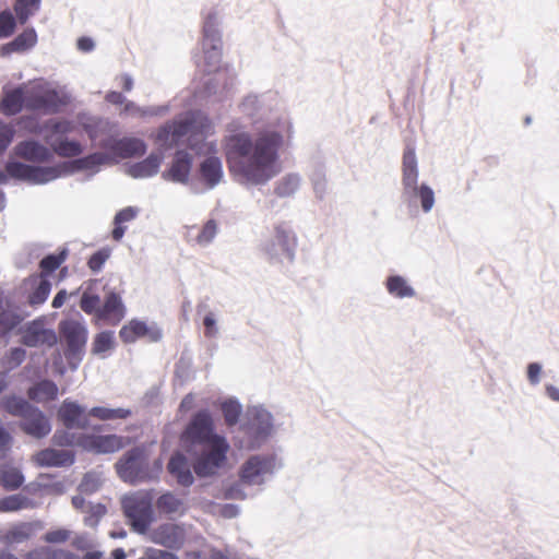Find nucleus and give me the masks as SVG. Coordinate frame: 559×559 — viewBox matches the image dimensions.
<instances>
[{"label":"nucleus","mask_w":559,"mask_h":559,"mask_svg":"<svg viewBox=\"0 0 559 559\" xmlns=\"http://www.w3.org/2000/svg\"><path fill=\"white\" fill-rule=\"evenodd\" d=\"M24 483V475L20 468L5 465L0 468V484L5 490H16Z\"/></svg>","instance_id":"c9c22d12"},{"label":"nucleus","mask_w":559,"mask_h":559,"mask_svg":"<svg viewBox=\"0 0 559 559\" xmlns=\"http://www.w3.org/2000/svg\"><path fill=\"white\" fill-rule=\"evenodd\" d=\"M217 223L214 219H209L202 227L201 233L197 237V242L202 246H209L217 234Z\"/></svg>","instance_id":"8fccbe9b"},{"label":"nucleus","mask_w":559,"mask_h":559,"mask_svg":"<svg viewBox=\"0 0 559 559\" xmlns=\"http://www.w3.org/2000/svg\"><path fill=\"white\" fill-rule=\"evenodd\" d=\"M69 103V96L46 83H38L27 90L26 109L43 114H56Z\"/></svg>","instance_id":"9d476101"},{"label":"nucleus","mask_w":559,"mask_h":559,"mask_svg":"<svg viewBox=\"0 0 559 559\" xmlns=\"http://www.w3.org/2000/svg\"><path fill=\"white\" fill-rule=\"evenodd\" d=\"M204 335L209 338L218 335V328L213 312L209 311L203 318Z\"/></svg>","instance_id":"bf43d9fd"},{"label":"nucleus","mask_w":559,"mask_h":559,"mask_svg":"<svg viewBox=\"0 0 559 559\" xmlns=\"http://www.w3.org/2000/svg\"><path fill=\"white\" fill-rule=\"evenodd\" d=\"M23 320L24 316L17 309L8 308L2 310L0 312V336L9 335Z\"/></svg>","instance_id":"4c0bfd02"},{"label":"nucleus","mask_w":559,"mask_h":559,"mask_svg":"<svg viewBox=\"0 0 559 559\" xmlns=\"http://www.w3.org/2000/svg\"><path fill=\"white\" fill-rule=\"evenodd\" d=\"M209 119L201 111H190L178 120L165 123L159 128L156 140L159 150H167L182 141L188 135L191 148L204 140L210 132ZM164 158L163 152H153L144 160L134 163L128 167V175L133 178H148L158 173Z\"/></svg>","instance_id":"7ed1b4c3"},{"label":"nucleus","mask_w":559,"mask_h":559,"mask_svg":"<svg viewBox=\"0 0 559 559\" xmlns=\"http://www.w3.org/2000/svg\"><path fill=\"white\" fill-rule=\"evenodd\" d=\"M274 429V417L262 405L247 407L236 436L240 449L254 450L264 444Z\"/></svg>","instance_id":"39448f33"},{"label":"nucleus","mask_w":559,"mask_h":559,"mask_svg":"<svg viewBox=\"0 0 559 559\" xmlns=\"http://www.w3.org/2000/svg\"><path fill=\"white\" fill-rule=\"evenodd\" d=\"M156 508L167 515H182L187 510L183 500L171 491H166L158 497Z\"/></svg>","instance_id":"2f4dec72"},{"label":"nucleus","mask_w":559,"mask_h":559,"mask_svg":"<svg viewBox=\"0 0 559 559\" xmlns=\"http://www.w3.org/2000/svg\"><path fill=\"white\" fill-rule=\"evenodd\" d=\"M139 209L135 206H127L119 212L114 217V224H123L133 221L138 214Z\"/></svg>","instance_id":"13d9d810"},{"label":"nucleus","mask_w":559,"mask_h":559,"mask_svg":"<svg viewBox=\"0 0 559 559\" xmlns=\"http://www.w3.org/2000/svg\"><path fill=\"white\" fill-rule=\"evenodd\" d=\"M192 158L185 151H177L170 168L163 173L165 180L178 183H187L191 171Z\"/></svg>","instance_id":"4be33fe9"},{"label":"nucleus","mask_w":559,"mask_h":559,"mask_svg":"<svg viewBox=\"0 0 559 559\" xmlns=\"http://www.w3.org/2000/svg\"><path fill=\"white\" fill-rule=\"evenodd\" d=\"M167 468L168 472L176 477L179 485L189 487L193 484L194 477L190 464L183 454H174L169 460Z\"/></svg>","instance_id":"a878e982"},{"label":"nucleus","mask_w":559,"mask_h":559,"mask_svg":"<svg viewBox=\"0 0 559 559\" xmlns=\"http://www.w3.org/2000/svg\"><path fill=\"white\" fill-rule=\"evenodd\" d=\"M199 175L207 189H214L224 178L223 164L217 156H207L199 165Z\"/></svg>","instance_id":"5701e85b"},{"label":"nucleus","mask_w":559,"mask_h":559,"mask_svg":"<svg viewBox=\"0 0 559 559\" xmlns=\"http://www.w3.org/2000/svg\"><path fill=\"white\" fill-rule=\"evenodd\" d=\"M110 255V251L108 249H100L94 252L91 258L88 259L87 265L88 267L94 272L98 273L102 269L107 259Z\"/></svg>","instance_id":"864d4df0"},{"label":"nucleus","mask_w":559,"mask_h":559,"mask_svg":"<svg viewBox=\"0 0 559 559\" xmlns=\"http://www.w3.org/2000/svg\"><path fill=\"white\" fill-rule=\"evenodd\" d=\"M69 536V531L60 528L47 532L45 535V540L48 543H64L68 540Z\"/></svg>","instance_id":"69168bd1"},{"label":"nucleus","mask_w":559,"mask_h":559,"mask_svg":"<svg viewBox=\"0 0 559 559\" xmlns=\"http://www.w3.org/2000/svg\"><path fill=\"white\" fill-rule=\"evenodd\" d=\"M16 156L32 163L49 162L51 152L43 144L34 140H26L14 147Z\"/></svg>","instance_id":"b1692460"},{"label":"nucleus","mask_w":559,"mask_h":559,"mask_svg":"<svg viewBox=\"0 0 559 559\" xmlns=\"http://www.w3.org/2000/svg\"><path fill=\"white\" fill-rule=\"evenodd\" d=\"M104 301L100 309V319L107 320L112 324L119 323L126 316V306L122 301L120 292L103 286Z\"/></svg>","instance_id":"aec40b11"},{"label":"nucleus","mask_w":559,"mask_h":559,"mask_svg":"<svg viewBox=\"0 0 559 559\" xmlns=\"http://www.w3.org/2000/svg\"><path fill=\"white\" fill-rule=\"evenodd\" d=\"M19 333L22 334V343L27 347H38L40 345L52 347L58 342L56 332L51 329H46L40 319L26 323L19 330Z\"/></svg>","instance_id":"2eb2a0df"},{"label":"nucleus","mask_w":559,"mask_h":559,"mask_svg":"<svg viewBox=\"0 0 559 559\" xmlns=\"http://www.w3.org/2000/svg\"><path fill=\"white\" fill-rule=\"evenodd\" d=\"M276 469L274 455H252L240 467L239 476L248 486H262Z\"/></svg>","instance_id":"ddd939ff"},{"label":"nucleus","mask_w":559,"mask_h":559,"mask_svg":"<svg viewBox=\"0 0 559 559\" xmlns=\"http://www.w3.org/2000/svg\"><path fill=\"white\" fill-rule=\"evenodd\" d=\"M86 511L90 512L91 514L85 518V524L88 526H95L98 523L99 519L103 515H105L106 508L103 504L92 506L91 503H88Z\"/></svg>","instance_id":"6e6d98bb"},{"label":"nucleus","mask_w":559,"mask_h":559,"mask_svg":"<svg viewBox=\"0 0 559 559\" xmlns=\"http://www.w3.org/2000/svg\"><path fill=\"white\" fill-rule=\"evenodd\" d=\"M26 98L27 91L22 87L8 91L0 99V110L8 116L16 115L23 107L26 108Z\"/></svg>","instance_id":"cd10ccee"},{"label":"nucleus","mask_w":559,"mask_h":559,"mask_svg":"<svg viewBox=\"0 0 559 559\" xmlns=\"http://www.w3.org/2000/svg\"><path fill=\"white\" fill-rule=\"evenodd\" d=\"M240 512V509L237 504L226 503L221 508V515L225 519H234Z\"/></svg>","instance_id":"774afa93"},{"label":"nucleus","mask_w":559,"mask_h":559,"mask_svg":"<svg viewBox=\"0 0 559 559\" xmlns=\"http://www.w3.org/2000/svg\"><path fill=\"white\" fill-rule=\"evenodd\" d=\"M15 130L9 124L0 126V153L5 151L13 140Z\"/></svg>","instance_id":"052dcab7"},{"label":"nucleus","mask_w":559,"mask_h":559,"mask_svg":"<svg viewBox=\"0 0 559 559\" xmlns=\"http://www.w3.org/2000/svg\"><path fill=\"white\" fill-rule=\"evenodd\" d=\"M26 357V350L22 347H13L11 348L5 356L2 358V365L4 367V371L10 372L11 370L19 367Z\"/></svg>","instance_id":"a18cd8bd"},{"label":"nucleus","mask_w":559,"mask_h":559,"mask_svg":"<svg viewBox=\"0 0 559 559\" xmlns=\"http://www.w3.org/2000/svg\"><path fill=\"white\" fill-rule=\"evenodd\" d=\"M402 199L413 205L418 199L424 213H429L436 202L435 192L427 183L418 185V166L415 147L407 144L402 160Z\"/></svg>","instance_id":"423d86ee"},{"label":"nucleus","mask_w":559,"mask_h":559,"mask_svg":"<svg viewBox=\"0 0 559 559\" xmlns=\"http://www.w3.org/2000/svg\"><path fill=\"white\" fill-rule=\"evenodd\" d=\"M20 428L26 435L43 439L51 431V424L47 415L37 406L33 408L21 419Z\"/></svg>","instance_id":"6ab92c4d"},{"label":"nucleus","mask_w":559,"mask_h":559,"mask_svg":"<svg viewBox=\"0 0 559 559\" xmlns=\"http://www.w3.org/2000/svg\"><path fill=\"white\" fill-rule=\"evenodd\" d=\"M27 396L36 403L53 401L58 396V386L53 381L44 379L28 388Z\"/></svg>","instance_id":"7c9ffc66"},{"label":"nucleus","mask_w":559,"mask_h":559,"mask_svg":"<svg viewBox=\"0 0 559 559\" xmlns=\"http://www.w3.org/2000/svg\"><path fill=\"white\" fill-rule=\"evenodd\" d=\"M119 336L124 343H133L139 337L147 336L151 342H158L163 337L162 330L157 324H146L144 321L132 319L119 331Z\"/></svg>","instance_id":"a211bd4d"},{"label":"nucleus","mask_w":559,"mask_h":559,"mask_svg":"<svg viewBox=\"0 0 559 559\" xmlns=\"http://www.w3.org/2000/svg\"><path fill=\"white\" fill-rule=\"evenodd\" d=\"M169 110L168 105L142 107L140 118L163 117Z\"/></svg>","instance_id":"680f3d73"},{"label":"nucleus","mask_w":559,"mask_h":559,"mask_svg":"<svg viewBox=\"0 0 559 559\" xmlns=\"http://www.w3.org/2000/svg\"><path fill=\"white\" fill-rule=\"evenodd\" d=\"M40 0H15L14 11L21 24L39 9Z\"/></svg>","instance_id":"a19ab883"},{"label":"nucleus","mask_w":559,"mask_h":559,"mask_svg":"<svg viewBox=\"0 0 559 559\" xmlns=\"http://www.w3.org/2000/svg\"><path fill=\"white\" fill-rule=\"evenodd\" d=\"M79 443L87 451L110 454L123 449L128 444V438L118 435L83 436Z\"/></svg>","instance_id":"dca6fc26"},{"label":"nucleus","mask_w":559,"mask_h":559,"mask_svg":"<svg viewBox=\"0 0 559 559\" xmlns=\"http://www.w3.org/2000/svg\"><path fill=\"white\" fill-rule=\"evenodd\" d=\"M122 508L132 530L138 534H145L154 520L151 501L144 498H129L122 501Z\"/></svg>","instance_id":"4468645a"},{"label":"nucleus","mask_w":559,"mask_h":559,"mask_svg":"<svg viewBox=\"0 0 559 559\" xmlns=\"http://www.w3.org/2000/svg\"><path fill=\"white\" fill-rule=\"evenodd\" d=\"M543 367L539 362H530L526 367L527 380L531 385H537L540 382Z\"/></svg>","instance_id":"e2e57ef3"},{"label":"nucleus","mask_w":559,"mask_h":559,"mask_svg":"<svg viewBox=\"0 0 559 559\" xmlns=\"http://www.w3.org/2000/svg\"><path fill=\"white\" fill-rule=\"evenodd\" d=\"M21 123L35 133H41L45 130L48 131L49 133L45 134V140L58 155L74 157L82 153L81 144L66 136L71 130V126L68 121L50 119L46 121L44 126H40L34 118L23 117Z\"/></svg>","instance_id":"6e6552de"},{"label":"nucleus","mask_w":559,"mask_h":559,"mask_svg":"<svg viewBox=\"0 0 559 559\" xmlns=\"http://www.w3.org/2000/svg\"><path fill=\"white\" fill-rule=\"evenodd\" d=\"M2 407L7 413L14 417H20L21 419L33 408V404H31L24 397H21L16 394H8L4 395L1 400Z\"/></svg>","instance_id":"72a5a7b5"},{"label":"nucleus","mask_w":559,"mask_h":559,"mask_svg":"<svg viewBox=\"0 0 559 559\" xmlns=\"http://www.w3.org/2000/svg\"><path fill=\"white\" fill-rule=\"evenodd\" d=\"M186 540L182 527L177 524H162L152 533V542L165 548L178 550Z\"/></svg>","instance_id":"412c9836"},{"label":"nucleus","mask_w":559,"mask_h":559,"mask_svg":"<svg viewBox=\"0 0 559 559\" xmlns=\"http://www.w3.org/2000/svg\"><path fill=\"white\" fill-rule=\"evenodd\" d=\"M60 343L63 346V355L72 371H75L86 353L88 331L85 324L75 320L59 322Z\"/></svg>","instance_id":"1a4fd4ad"},{"label":"nucleus","mask_w":559,"mask_h":559,"mask_svg":"<svg viewBox=\"0 0 559 559\" xmlns=\"http://www.w3.org/2000/svg\"><path fill=\"white\" fill-rule=\"evenodd\" d=\"M51 290V283L49 280L43 277L39 280L35 289L31 293L28 301L32 306H38L46 301Z\"/></svg>","instance_id":"79ce46f5"},{"label":"nucleus","mask_w":559,"mask_h":559,"mask_svg":"<svg viewBox=\"0 0 559 559\" xmlns=\"http://www.w3.org/2000/svg\"><path fill=\"white\" fill-rule=\"evenodd\" d=\"M222 33L219 21L215 13H210L203 25L202 49L204 53L205 71H215L222 60Z\"/></svg>","instance_id":"9b49d317"},{"label":"nucleus","mask_w":559,"mask_h":559,"mask_svg":"<svg viewBox=\"0 0 559 559\" xmlns=\"http://www.w3.org/2000/svg\"><path fill=\"white\" fill-rule=\"evenodd\" d=\"M301 178L296 173H289L275 182L274 193L278 198L293 197L299 189Z\"/></svg>","instance_id":"f704fd0d"},{"label":"nucleus","mask_w":559,"mask_h":559,"mask_svg":"<svg viewBox=\"0 0 559 559\" xmlns=\"http://www.w3.org/2000/svg\"><path fill=\"white\" fill-rule=\"evenodd\" d=\"M99 280L90 281L82 293L80 307L87 314H96L100 318L102 297L98 294Z\"/></svg>","instance_id":"393cba45"},{"label":"nucleus","mask_w":559,"mask_h":559,"mask_svg":"<svg viewBox=\"0 0 559 559\" xmlns=\"http://www.w3.org/2000/svg\"><path fill=\"white\" fill-rule=\"evenodd\" d=\"M100 478L94 473H87L83 477L79 489L83 493H92L100 487Z\"/></svg>","instance_id":"5fc2aeb1"},{"label":"nucleus","mask_w":559,"mask_h":559,"mask_svg":"<svg viewBox=\"0 0 559 559\" xmlns=\"http://www.w3.org/2000/svg\"><path fill=\"white\" fill-rule=\"evenodd\" d=\"M115 346V335L112 331H103L96 334L92 343V354L105 358L104 354L111 350Z\"/></svg>","instance_id":"58836bf2"},{"label":"nucleus","mask_w":559,"mask_h":559,"mask_svg":"<svg viewBox=\"0 0 559 559\" xmlns=\"http://www.w3.org/2000/svg\"><path fill=\"white\" fill-rule=\"evenodd\" d=\"M384 286L389 295L397 299L413 298L416 290L408 281L399 274L389 275L384 281Z\"/></svg>","instance_id":"c85d7f7f"},{"label":"nucleus","mask_w":559,"mask_h":559,"mask_svg":"<svg viewBox=\"0 0 559 559\" xmlns=\"http://www.w3.org/2000/svg\"><path fill=\"white\" fill-rule=\"evenodd\" d=\"M131 415V411L128 408H109L104 406H96L88 411V417L93 416L99 420H114V419H126Z\"/></svg>","instance_id":"ea45409f"},{"label":"nucleus","mask_w":559,"mask_h":559,"mask_svg":"<svg viewBox=\"0 0 559 559\" xmlns=\"http://www.w3.org/2000/svg\"><path fill=\"white\" fill-rule=\"evenodd\" d=\"M58 417L67 429L91 428L88 412L76 402L64 400L58 409Z\"/></svg>","instance_id":"f3484780"},{"label":"nucleus","mask_w":559,"mask_h":559,"mask_svg":"<svg viewBox=\"0 0 559 559\" xmlns=\"http://www.w3.org/2000/svg\"><path fill=\"white\" fill-rule=\"evenodd\" d=\"M181 444L192 461L195 474L207 477L226 461L229 444L215 431L214 420L207 409L197 412L181 435Z\"/></svg>","instance_id":"f03ea898"},{"label":"nucleus","mask_w":559,"mask_h":559,"mask_svg":"<svg viewBox=\"0 0 559 559\" xmlns=\"http://www.w3.org/2000/svg\"><path fill=\"white\" fill-rule=\"evenodd\" d=\"M221 412L224 416L225 424L228 427H234L238 424L242 414V405L236 397H228L219 405Z\"/></svg>","instance_id":"e433bc0d"},{"label":"nucleus","mask_w":559,"mask_h":559,"mask_svg":"<svg viewBox=\"0 0 559 559\" xmlns=\"http://www.w3.org/2000/svg\"><path fill=\"white\" fill-rule=\"evenodd\" d=\"M116 472L118 476L131 485H139L157 478L163 468L159 460L151 463L147 452L144 448L134 447L116 462Z\"/></svg>","instance_id":"0eeeda50"},{"label":"nucleus","mask_w":559,"mask_h":559,"mask_svg":"<svg viewBox=\"0 0 559 559\" xmlns=\"http://www.w3.org/2000/svg\"><path fill=\"white\" fill-rule=\"evenodd\" d=\"M245 486H248L247 483L241 480V477L238 481L231 483L223 488V498L227 500H245L252 495H249L245 491Z\"/></svg>","instance_id":"c03bdc74"},{"label":"nucleus","mask_w":559,"mask_h":559,"mask_svg":"<svg viewBox=\"0 0 559 559\" xmlns=\"http://www.w3.org/2000/svg\"><path fill=\"white\" fill-rule=\"evenodd\" d=\"M27 559H72V555L63 550L45 547L31 551Z\"/></svg>","instance_id":"49530a36"},{"label":"nucleus","mask_w":559,"mask_h":559,"mask_svg":"<svg viewBox=\"0 0 559 559\" xmlns=\"http://www.w3.org/2000/svg\"><path fill=\"white\" fill-rule=\"evenodd\" d=\"M283 146L284 135L275 130L230 135L226 144L229 171L242 186H264L282 170Z\"/></svg>","instance_id":"f257e3e1"},{"label":"nucleus","mask_w":559,"mask_h":559,"mask_svg":"<svg viewBox=\"0 0 559 559\" xmlns=\"http://www.w3.org/2000/svg\"><path fill=\"white\" fill-rule=\"evenodd\" d=\"M37 34L34 28H27L19 34L13 40L0 47V55L8 57L13 52H24L35 46Z\"/></svg>","instance_id":"bb28decb"},{"label":"nucleus","mask_w":559,"mask_h":559,"mask_svg":"<svg viewBox=\"0 0 559 559\" xmlns=\"http://www.w3.org/2000/svg\"><path fill=\"white\" fill-rule=\"evenodd\" d=\"M41 466H70L74 463V455L67 450L46 449L37 454Z\"/></svg>","instance_id":"c756f323"},{"label":"nucleus","mask_w":559,"mask_h":559,"mask_svg":"<svg viewBox=\"0 0 559 559\" xmlns=\"http://www.w3.org/2000/svg\"><path fill=\"white\" fill-rule=\"evenodd\" d=\"M28 506V498L17 495H11L0 499V511L2 512H12L19 511Z\"/></svg>","instance_id":"37998d69"},{"label":"nucleus","mask_w":559,"mask_h":559,"mask_svg":"<svg viewBox=\"0 0 559 559\" xmlns=\"http://www.w3.org/2000/svg\"><path fill=\"white\" fill-rule=\"evenodd\" d=\"M31 536V528L27 524L15 525L5 534V539L10 544H21Z\"/></svg>","instance_id":"09e8293b"},{"label":"nucleus","mask_w":559,"mask_h":559,"mask_svg":"<svg viewBox=\"0 0 559 559\" xmlns=\"http://www.w3.org/2000/svg\"><path fill=\"white\" fill-rule=\"evenodd\" d=\"M16 22L13 14L9 11L0 13V38H7L13 34Z\"/></svg>","instance_id":"603ef678"},{"label":"nucleus","mask_w":559,"mask_h":559,"mask_svg":"<svg viewBox=\"0 0 559 559\" xmlns=\"http://www.w3.org/2000/svg\"><path fill=\"white\" fill-rule=\"evenodd\" d=\"M53 442L60 447L72 445L75 442V436L68 431H56L53 435Z\"/></svg>","instance_id":"0e129e2a"},{"label":"nucleus","mask_w":559,"mask_h":559,"mask_svg":"<svg viewBox=\"0 0 559 559\" xmlns=\"http://www.w3.org/2000/svg\"><path fill=\"white\" fill-rule=\"evenodd\" d=\"M76 47L82 52H91L95 48V43L91 37L82 36L78 39Z\"/></svg>","instance_id":"338daca9"},{"label":"nucleus","mask_w":559,"mask_h":559,"mask_svg":"<svg viewBox=\"0 0 559 559\" xmlns=\"http://www.w3.org/2000/svg\"><path fill=\"white\" fill-rule=\"evenodd\" d=\"M109 156L105 153H93L74 159L71 163H63L57 166H36L23 162L13 160L8 163L7 170L10 176L28 181L34 185H45L63 174H71L75 170L95 169L107 163Z\"/></svg>","instance_id":"20e7f679"},{"label":"nucleus","mask_w":559,"mask_h":559,"mask_svg":"<svg viewBox=\"0 0 559 559\" xmlns=\"http://www.w3.org/2000/svg\"><path fill=\"white\" fill-rule=\"evenodd\" d=\"M67 254L68 250L63 249L58 254H48L45 258H43V260L40 261V267L43 272L46 274H51L52 272H55L66 260Z\"/></svg>","instance_id":"de8ad7c7"},{"label":"nucleus","mask_w":559,"mask_h":559,"mask_svg":"<svg viewBox=\"0 0 559 559\" xmlns=\"http://www.w3.org/2000/svg\"><path fill=\"white\" fill-rule=\"evenodd\" d=\"M114 152L123 158L141 156L146 152V144L140 139L124 138L114 143Z\"/></svg>","instance_id":"473e14b6"},{"label":"nucleus","mask_w":559,"mask_h":559,"mask_svg":"<svg viewBox=\"0 0 559 559\" xmlns=\"http://www.w3.org/2000/svg\"><path fill=\"white\" fill-rule=\"evenodd\" d=\"M295 236L292 230L278 225L274 229L273 236L267 239L262 250L272 263H292L295 258Z\"/></svg>","instance_id":"f8f14e48"},{"label":"nucleus","mask_w":559,"mask_h":559,"mask_svg":"<svg viewBox=\"0 0 559 559\" xmlns=\"http://www.w3.org/2000/svg\"><path fill=\"white\" fill-rule=\"evenodd\" d=\"M260 108L259 97L254 94H250L243 98L240 104V109L243 114L248 116L254 115Z\"/></svg>","instance_id":"4d7b16f0"},{"label":"nucleus","mask_w":559,"mask_h":559,"mask_svg":"<svg viewBox=\"0 0 559 559\" xmlns=\"http://www.w3.org/2000/svg\"><path fill=\"white\" fill-rule=\"evenodd\" d=\"M221 75L209 78L203 82L202 90L200 91L201 97H210L218 94L225 86L222 84Z\"/></svg>","instance_id":"3c124183"}]
</instances>
